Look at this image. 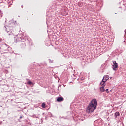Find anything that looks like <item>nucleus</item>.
Returning <instances> with one entry per match:
<instances>
[{"mask_svg":"<svg viewBox=\"0 0 126 126\" xmlns=\"http://www.w3.org/2000/svg\"><path fill=\"white\" fill-rule=\"evenodd\" d=\"M98 105V101L96 98L93 99L89 104L87 108V112L88 114L90 113H93L96 109H97V106Z\"/></svg>","mask_w":126,"mask_h":126,"instance_id":"f257e3e1","label":"nucleus"},{"mask_svg":"<svg viewBox=\"0 0 126 126\" xmlns=\"http://www.w3.org/2000/svg\"><path fill=\"white\" fill-rule=\"evenodd\" d=\"M15 27V25L14 23H12L10 24H9L8 26L5 25L3 27V30H5L7 32V33L10 35L13 32H14V28Z\"/></svg>","mask_w":126,"mask_h":126,"instance_id":"f03ea898","label":"nucleus"},{"mask_svg":"<svg viewBox=\"0 0 126 126\" xmlns=\"http://www.w3.org/2000/svg\"><path fill=\"white\" fill-rule=\"evenodd\" d=\"M10 49H11V47H9L6 44H1L0 45V50L2 52H4L1 53L2 55V54L7 53V52H9V50Z\"/></svg>","mask_w":126,"mask_h":126,"instance_id":"7ed1b4c3","label":"nucleus"},{"mask_svg":"<svg viewBox=\"0 0 126 126\" xmlns=\"http://www.w3.org/2000/svg\"><path fill=\"white\" fill-rule=\"evenodd\" d=\"M17 38H18V41L22 43L23 41H25V39L23 38V35L22 34H19L17 35Z\"/></svg>","mask_w":126,"mask_h":126,"instance_id":"20e7f679","label":"nucleus"},{"mask_svg":"<svg viewBox=\"0 0 126 126\" xmlns=\"http://www.w3.org/2000/svg\"><path fill=\"white\" fill-rule=\"evenodd\" d=\"M113 64L112 65L113 66V70L116 71L117 70V68H118V63L116 62V61H113Z\"/></svg>","mask_w":126,"mask_h":126,"instance_id":"39448f33","label":"nucleus"},{"mask_svg":"<svg viewBox=\"0 0 126 126\" xmlns=\"http://www.w3.org/2000/svg\"><path fill=\"white\" fill-rule=\"evenodd\" d=\"M25 47H26V44L25 42H24V41H23L22 42H21L20 48H21V49H25Z\"/></svg>","mask_w":126,"mask_h":126,"instance_id":"423d86ee","label":"nucleus"},{"mask_svg":"<svg viewBox=\"0 0 126 126\" xmlns=\"http://www.w3.org/2000/svg\"><path fill=\"white\" fill-rule=\"evenodd\" d=\"M109 79V75H105L104 76L103 78L102 79V80H104V81L107 82V80Z\"/></svg>","mask_w":126,"mask_h":126,"instance_id":"0eeeda50","label":"nucleus"},{"mask_svg":"<svg viewBox=\"0 0 126 126\" xmlns=\"http://www.w3.org/2000/svg\"><path fill=\"white\" fill-rule=\"evenodd\" d=\"M105 83L106 81L102 80V81L100 82V85H101L102 86H105V85H106Z\"/></svg>","mask_w":126,"mask_h":126,"instance_id":"6e6552de","label":"nucleus"},{"mask_svg":"<svg viewBox=\"0 0 126 126\" xmlns=\"http://www.w3.org/2000/svg\"><path fill=\"white\" fill-rule=\"evenodd\" d=\"M62 101H63V97H58L57 99V102H62Z\"/></svg>","mask_w":126,"mask_h":126,"instance_id":"1a4fd4ad","label":"nucleus"},{"mask_svg":"<svg viewBox=\"0 0 126 126\" xmlns=\"http://www.w3.org/2000/svg\"><path fill=\"white\" fill-rule=\"evenodd\" d=\"M77 4L79 7H82L83 6V3L81 2H78Z\"/></svg>","mask_w":126,"mask_h":126,"instance_id":"9d476101","label":"nucleus"},{"mask_svg":"<svg viewBox=\"0 0 126 126\" xmlns=\"http://www.w3.org/2000/svg\"><path fill=\"white\" fill-rule=\"evenodd\" d=\"M105 86H102L100 88V91H101V92H104V91H105V88H104Z\"/></svg>","mask_w":126,"mask_h":126,"instance_id":"9b49d317","label":"nucleus"},{"mask_svg":"<svg viewBox=\"0 0 126 126\" xmlns=\"http://www.w3.org/2000/svg\"><path fill=\"white\" fill-rule=\"evenodd\" d=\"M115 117H119L120 116V112H116L114 114Z\"/></svg>","mask_w":126,"mask_h":126,"instance_id":"f8f14e48","label":"nucleus"},{"mask_svg":"<svg viewBox=\"0 0 126 126\" xmlns=\"http://www.w3.org/2000/svg\"><path fill=\"white\" fill-rule=\"evenodd\" d=\"M14 40L15 43H17L18 42H19L18 41V38H17V37H14Z\"/></svg>","mask_w":126,"mask_h":126,"instance_id":"ddd939ff","label":"nucleus"},{"mask_svg":"<svg viewBox=\"0 0 126 126\" xmlns=\"http://www.w3.org/2000/svg\"><path fill=\"white\" fill-rule=\"evenodd\" d=\"M85 78L82 77L81 78H79L78 79L79 81H82V80H83L84 79H85Z\"/></svg>","mask_w":126,"mask_h":126,"instance_id":"4468645a","label":"nucleus"},{"mask_svg":"<svg viewBox=\"0 0 126 126\" xmlns=\"http://www.w3.org/2000/svg\"><path fill=\"white\" fill-rule=\"evenodd\" d=\"M27 83L29 85H32L33 84V82L30 81H28Z\"/></svg>","mask_w":126,"mask_h":126,"instance_id":"2eb2a0df","label":"nucleus"},{"mask_svg":"<svg viewBox=\"0 0 126 126\" xmlns=\"http://www.w3.org/2000/svg\"><path fill=\"white\" fill-rule=\"evenodd\" d=\"M41 107H42V108H46V104H45V103H43L42 104Z\"/></svg>","mask_w":126,"mask_h":126,"instance_id":"dca6fc26","label":"nucleus"},{"mask_svg":"<svg viewBox=\"0 0 126 126\" xmlns=\"http://www.w3.org/2000/svg\"><path fill=\"white\" fill-rule=\"evenodd\" d=\"M49 63H53L54 62V60H52L51 59H49Z\"/></svg>","mask_w":126,"mask_h":126,"instance_id":"f3484780","label":"nucleus"},{"mask_svg":"<svg viewBox=\"0 0 126 126\" xmlns=\"http://www.w3.org/2000/svg\"><path fill=\"white\" fill-rule=\"evenodd\" d=\"M105 91L107 93H109V90L108 89L105 90Z\"/></svg>","mask_w":126,"mask_h":126,"instance_id":"a211bd4d","label":"nucleus"},{"mask_svg":"<svg viewBox=\"0 0 126 126\" xmlns=\"http://www.w3.org/2000/svg\"><path fill=\"white\" fill-rule=\"evenodd\" d=\"M2 17V15L0 13V18Z\"/></svg>","mask_w":126,"mask_h":126,"instance_id":"6ab92c4d","label":"nucleus"},{"mask_svg":"<svg viewBox=\"0 0 126 126\" xmlns=\"http://www.w3.org/2000/svg\"><path fill=\"white\" fill-rule=\"evenodd\" d=\"M20 119H22V116H20Z\"/></svg>","mask_w":126,"mask_h":126,"instance_id":"aec40b11","label":"nucleus"},{"mask_svg":"<svg viewBox=\"0 0 126 126\" xmlns=\"http://www.w3.org/2000/svg\"><path fill=\"white\" fill-rule=\"evenodd\" d=\"M22 8H23V5L21 6Z\"/></svg>","mask_w":126,"mask_h":126,"instance_id":"412c9836","label":"nucleus"}]
</instances>
